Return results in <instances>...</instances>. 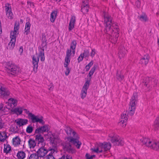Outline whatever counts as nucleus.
<instances>
[{
	"label": "nucleus",
	"instance_id": "43",
	"mask_svg": "<svg viewBox=\"0 0 159 159\" xmlns=\"http://www.w3.org/2000/svg\"><path fill=\"white\" fill-rule=\"evenodd\" d=\"M150 78L149 77H147L144 80H143V84L145 85L146 87L148 86V81L149 80Z\"/></svg>",
	"mask_w": 159,
	"mask_h": 159
},
{
	"label": "nucleus",
	"instance_id": "32",
	"mask_svg": "<svg viewBox=\"0 0 159 159\" xmlns=\"http://www.w3.org/2000/svg\"><path fill=\"white\" fill-rule=\"evenodd\" d=\"M96 69V67L93 66L90 70L88 75L87 76V80H89V82L91 79V76L93 75L94 71Z\"/></svg>",
	"mask_w": 159,
	"mask_h": 159
},
{
	"label": "nucleus",
	"instance_id": "53",
	"mask_svg": "<svg viewBox=\"0 0 159 159\" xmlns=\"http://www.w3.org/2000/svg\"><path fill=\"white\" fill-rule=\"evenodd\" d=\"M95 51L94 49H92V51L91 52V57H93L95 55Z\"/></svg>",
	"mask_w": 159,
	"mask_h": 159
},
{
	"label": "nucleus",
	"instance_id": "15",
	"mask_svg": "<svg viewBox=\"0 0 159 159\" xmlns=\"http://www.w3.org/2000/svg\"><path fill=\"white\" fill-rule=\"evenodd\" d=\"M88 5V0H84L81 6V11L84 14L87 13L89 10Z\"/></svg>",
	"mask_w": 159,
	"mask_h": 159
},
{
	"label": "nucleus",
	"instance_id": "11",
	"mask_svg": "<svg viewBox=\"0 0 159 159\" xmlns=\"http://www.w3.org/2000/svg\"><path fill=\"white\" fill-rule=\"evenodd\" d=\"M89 85V80H86L82 89L81 96V98L83 99L86 96L87 91Z\"/></svg>",
	"mask_w": 159,
	"mask_h": 159
},
{
	"label": "nucleus",
	"instance_id": "48",
	"mask_svg": "<svg viewBox=\"0 0 159 159\" xmlns=\"http://www.w3.org/2000/svg\"><path fill=\"white\" fill-rule=\"evenodd\" d=\"M157 80H155L153 81L152 83V84L151 86V88H154L157 87Z\"/></svg>",
	"mask_w": 159,
	"mask_h": 159
},
{
	"label": "nucleus",
	"instance_id": "24",
	"mask_svg": "<svg viewBox=\"0 0 159 159\" xmlns=\"http://www.w3.org/2000/svg\"><path fill=\"white\" fill-rule=\"evenodd\" d=\"M75 21V17L74 16H72L70 20L68 26V30L69 31H71L74 28Z\"/></svg>",
	"mask_w": 159,
	"mask_h": 159
},
{
	"label": "nucleus",
	"instance_id": "56",
	"mask_svg": "<svg viewBox=\"0 0 159 159\" xmlns=\"http://www.w3.org/2000/svg\"><path fill=\"white\" fill-rule=\"evenodd\" d=\"M3 126L4 123L2 122L1 119H0V129L3 127Z\"/></svg>",
	"mask_w": 159,
	"mask_h": 159
},
{
	"label": "nucleus",
	"instance_id": "49",
	"mask_svg": "<svg viewBox=\"0 0 159 159\" xmlns=\"http://www.w3.org/2000/svg\"><path fill=\"white\" fill-rule=\"evenodd\" d=\"M84 57V55L82 54H81L78 58V61L79 62H80L83 60V58Z\"/></svg>",
	"mask_w": 159,
	"mask_h": 159
},
{
	"label": "nucleus",
	"instance_id": "13",
	"mask_svg": "<svg viewBox=\"0 0 159 159\" xmlns=\"http://www.w3.org/2000/svg\"><path fill=\"white\" fill-rule=\"evenodd\" d=\"M23 111V107H18L11 109L9 112L12 114H15L17 115H19L22 114Z\"/></svg>",
	"mask_w": 159,
	"mask_h": 159
},
{
	"label": "nucleus",
	"instance_id": "23",
	"mask_svg": "<svg viewBox=\"0 0 159 159\" xmlns=\"http://www.w3.org/2000/svg\"><path fill=\"white\" fill-rule=\"evenodd\" d=\"M15 122L18 126H21L27 124L28 120L25 119L18 118L15 120Z\"/></svg>",
	"mask_w": 159,
	"mask_h": 159
},
{
	"label": "nucleus",
	"instance_id": "47",
	"mask_svg": "<svg viewBox=\"0 0 159 159\" xmlns=\"http://www.w3.org/2000/svg\"><path fill=\"white\" fill-rule=\"evenodd\" d=\"M48 151H50V153L48 154V155H52V156H53V154L55 153V152L56 153L57 152V151H56V150L54 149H49V150H48Z\"/></svg>",
	"mask_w": 159,
	"mask_h": 159
},
{
	"label": "nucleus",
	"instance_id": "60",
	"mask_svg": "<svg viewBox=\"0 0 159 159\" xmlns=\"http://www.w3.org/2000/svg\"><path fill=\"white\" fill-rule=\"evenodd\" d=\"M136 4H137V7H139L140 5V2L139 1H137L136 2Z\"/></svg>",
	"mask_w": 159,
	"mask_h": 159
},
{
	"label": "nucleus",
	"instance_id": "63",
	"mask_svg": "<svg viewBox=\"0 0 159 159\" xmlns=\"http://www.w3.org/2000/svg\"><path fill=\"white\" fill-rule=\"evenodd\" d=\"M20 22L21 23H23V20L21 19L20 20Z\"/></svg>",
	"mask_w": 159,
	"mask_h": 159
},
{
	"label": "nucleus",
	"instance_id": "4",
	"mask_svg": "<svg viewBox=\"0 0 159 159\" xmlns=\"http://www.w3.org/2000/svg\"><path fill=\"white\" fill-rule=\"evenodd\" d=\"M140 140L141 143L145 146L159 151V141L148 138L141 137Z\"/></svg>",
	"mask_w": 159,
	"mask_h": 159
},
{
	"label": "nucleus",
	"instance_id": "17",
	"mask_svg": "<svg viewBox=\"0 0 159 159\" xmlns=\"http://www.w3.org/2000/svg\"><path fill=\"white\" fill-rule=\"evenodd\" d=\"M9 136V134L6 130L0 131V142H4L7 141Z\"/></svg>",
	"mask_w": 159,
	"mask_h": 159
},
{
	"label": "nucleus",
	"instance_id": "51",
	"mask_svg": "<svg viewBox=\"0 0 159 159\" xmlns=\"http://www.w3.org/2000/svg\"><path fill=\"white\" fill-rule=\"evenodd\" d=\"M66 70L65 71V75L66 76H67L69 75L70 72V69H69V68L68 67V66H67V67H66Z\"/></svg>",
	"mask_w": 159,
	"mask_h": 159
},
{
	"label": "nucleus",
	"instance_id": "16",
	"mask_svg": "<svg viewBox=\"0 0 159 159\" xmlns=\"http://www.w3.org/2000/svg\"><path fill=\"white\" fill-rule=\"evenodd\" d=\"M48 151L44 147H41L36 152L37 154L39 157H44L47 154Z\"/></svg>",
	"mask_w": 159,
	"mask_h": 159
},
{
	"label": "nucleus",
	"instance_id": "55",
	"mask_svg": "<svg viewBox=\"0 0 159 159\" xmlns=\"http://www.w3.org/2000/svg\"><path fill=\"white\" fill-rule=\"evenodd\" d=\"M23 111H24V112L26 113L27 114H28L29 118V114H31V113H30L29 111L27 109H24V108H23Z\"/></svg>",
	"mask_w": 159,
	"mask_h": 159
},
{
	"label": "nucleus",
	"instance_id": "18",
	"mask_svg": "<svg viewBox=\"0 0 159 159\" xmlns=\"http://www.w3.org/2000/svg\"><path fill=\"white\" fill-rule=\"evenodd\" d=\"M0 93L3 96H8L10 93L8 90L5 88L4 85L1 83H0Z\"/></svg>",
	"mask_w": 159,
	"mask_h": 159
},
{
	"label": "nucleus",
	"instance_id": "41",
	"mask_svg": "<svg viewBox=\"0 0 159 159\" xmlns=\"http://www.w3.org/2000/svg\"><path fill=\"white\" fill-rule=\"evenodd\" d=\"M93 61H91L86 66L85 69L86 71H87L89 70L90 67L93 65Z\"/></svg>",
	"mask_w": 159,
	"mask_h": 159
},
{
	"label": "nucleus",
	"instance_id": "54",
	"mask_svg": "<svg viewBox=\"0 0 159 159\" xmlns=\"http://www.w3.org/2000/svg\"><path fill=\"white\" fill-rule=\"evenodd\" d=\"M46 159H55L53 156L48 155L46 157Z\"/></svg>",
	"mask_w": 159,
	"mask_h": 159
},
{
	"label": "nucleus",
	"instance_id": "3",
	"mask_svg": "<svg viewBox=\"0 0 159 159\" xmlns=\"http://www.w3.org/2000/svg\"><path fill=\"white\" fill-rule=\"evenodd\" d=\"M39 52L37 53L33 56L32 64L33 65V72L35 73H36L38 66V62L39 59L43 61L45 60L43 48H39Z\"/></svg>",
	"mask_w": 159,
	"mask_h": 159
},
{
	"label": "nucleus",
	"instance_id": "1",
	"mask_svg": "<svg viewBox=\"0 0 159 159\" xmlns=\"http://www.w3.org/2000/svg\"><path fill=\"white\" fill-rule=\"evenodd\" d=\"M106 33L109 34L111 42L115 43L119 36V29L118 24L112 21L111 17L106 13H104Z\"/></svg>",
	"mask_w": 159,
	"mask_h": 159
},
{
	"label": "nucleus",
	"instance_id": "50",
	"mask_svg": "<svg viewBox=\"0 0 159 159\" xmlns=\"http://www.w3.org/2000/svg\"><path fill=\"white\" fill-rule=\"evenodd\" d=\"M82 54L84 55V57H87L89 55V51L88 50H85L84 51V53Z\"/></svg>",
	"mask_w": 159,
	"mask_h": 159
},
{
	"label": "nucleus",
	"instance_id": "52",
	"mask_svg": "<svg viewBox=\"0 0 159 159\" xmlns=\"http://www.w3.org/2000/svg\"><path fill=\"white\" fill-rule=\"evenodd\" d=\"M27 5L29 7V6H30L31 7L34 8V3L32 2H31L30 1L27 2Z\"/></svg>",
	"mask_w": 159,
	"mask_h": 159
},
{
	"label": "nucleus",
	"instance_id": "34",
	"mask_svg": "<svg viewBox=\"0 0 159 159\" xmlns=\"http://www.w3.org/2000/svg\"><path fill=\"white\" fill-rule=\"evenodd\" d=\"M124 76L121 71H117L116 78L120 81L121 82L124 79Z\"/></svg>",
	"mask_w": 159,
	"mask_h": 159
},
{
	"label": "nucleus",
	"instance_id": "6",
	"mask_svg": "<svg viewBox=\"0 0 159 159\" xmlns=\"http://www.w3.org/2000/svg\"><path fill=\"white\" fill-rule=\"evenodd\" d=\"M137 98L136 94H134L131 99L128 109L129 113L130 115L134 114L137 103Z\"/></svg>",
	"mask_w": 159,
	"mask_h": 159
},
{
	"label": "nucleus",
	"instance_id": "29",
	"mask_svg": "<svg viewBox=\"0 0 159 159\" xmlns=\"http://www.w3.org/2000/svg\"><path fill=\"white\" fill-rule=\"evenodd\" d=\"M29 147L30 149H33L36 146L35 141L32 139H30L28 141Z\"/></svg>",
	"mask_w": 159,
	"mask_h": 159
},
{
	"label": "nucleus",
	"instance_id": "40",
	"mask_svg": "<svg viewBox=\"0 0 159 159\" xmlns=\"http://www.w3.org/2000/svg\"><path fill=\"white\" fill-rule=\"evenodd\" d=\"M139 19L141 20L144 21H146L148 20V18L145 14L141 15L140 16Z\"/></svg>",
	"mask_w": 159,
	"mask_h": 159
},
{
	"label": "nucleus",
	"instance_id": "61",
	"mask_svg": "<svg viewBox=\"0 0 159 159\" xmlns=\"http://www.w3.org/2000/svg\"><path fill=\"white\" fill-rule=\"evenodd\" d=\"M2 105H0V112L2 111Z\"/></svg>",
	"mask_w": 159,
	"mask_h": 159
},
{
	"label": "nucleus",
	"instance_id": "10",
	"mask_svg": "<svg viewBox=\"0 0 159 159\" xmlns=\"http://www.w3.org/2000/svg\"><path fill=\"white\" fill-rule=\"evenodd\" d=\"M102 143H96L94 146L91 148V150L93 153H100L103 152Z\"/></svg>",
	"mask_w": 159,
	"mask_h": 159
},
{
	"label": "nucleus",
	"instance_id": "37",
	"mask_svg": "<svg viewBox=\"0 0 159 159\" xmlns=\"http://www.w3.org/2000/svg\"><path fill=\"white\" fill-rule=\"evenodd\" d=\"M36 139L38 142L39 143L43 142L44 139L41 134H38L36 135Z\"/></svg>",
	"mask_w": 159,
	"mask_h": 159
},
{
	"label": "nucleus",
	"instance_id": "9",
	"mask_svg": "<svg viewBox=\"0 0 159 159\" xmlns=\"http://www.w3.org/2000/svg\"><path fill=\"white\" fill-rule=\"evenodd\" d=\"M33 123H39L42 124H44L45 122L43 120V117L42 116H36L31 113L29 114V118Z\"/></svg>",
	"mask_w": 159,
	"mask_h": 159
},
{
	"label": "nucleus",
	"instance_id": "2",
	"mask_svg": "<svg viewBox=\"0 0 159 159\" xmlns=\"http://www.w3.org/2000/svg\"><path fill=\"white\" fill-rule=\"evenodd\" d=\"M65 130L68 136L66 140L73 143L77 148H80L82 143L79 140V137L78 134L69 127H66Z\"/></svg>",
	"mask_w": 159,
	"mask_h": 159
},
{
	"label": "nucleus",
	"instance_id": "28",
	"mask_svg": "<svg viewBox=\"0 0 159 159\" xmlns=\"http://www.w3.org/2000/svg\"><path fill=\"white\" fill-rule=\"evenodd\" d=\"M57 11H52L50 16V20L52 23H53L57 17Z\"/></svg>",
	"mask_w": 159,
	"mask_h": 159
},
{
	"label": "nucleus",
	"instance_id": "12",
	"mask_svg": "<svg viewBox=\"0 0 159 159\" xmlns=\"http://www.w3.org/2000/svg\"><path fill=\"white\" fill-rule=\"evenodd\" d=\"M5 10L6 16L8 19H11L13 18V14L11 11V5L9 4H6L5 6Z\"/></svg>",
	"mask_w": 159,
	"mask_h": 159
},
{
	"label": "nucleus",
	"instance_id": "26",
	"mask_svg": "<svg viewBox=\"0 0 159 159\" xmlns=\"http://www.w3.org/2000/svg\"><path fill=\"white\" fill-rule=\"evenodd\" d=\"M149 59V56L146 54L140 59L139 63L143 65H146L148 63Z\"/></svg>",
	"mask_w": 159,
	"mask_h": 159
},
{
	"label": "nucleus",
	"instance_id": "57",
	"mask_svg": "<svg viewBox=\"0 0 159 159\" xmlns=\"http://www.w3.org/2000/svg\"><path fill=\"white\" fill-rule=\"evenodd\" d=\"M23 51V48L22 47H20L19 49V52L21 54Z\"/></svg>",
	"mask_w": 159,
	"mask_h": 159
},
{
	"label": "nucleus",
	"instance_id": "25",
	"mask_svg": "<svg viewBox=\"0 0 159 159\" xmlns=\"http://www.w3.org/2000/svg\"><path fill=\"white\" fill-rule=\"evenodd\" d=\"M12 143L14 146L19 147L22 145V143L20 137L18 136H17L13 138Z\"/></svg>",
	"mask_w": 159,
	"mask_h": 159
},
{
	"label": "nucleus",
	"instance_id": "20",
	"mask_svg": "<svg viewBox=\"0 0 159 159\" xmlns=\"http://www.w3.org/2000/svg\"><path fill=\"white\" fill-rule=\"evenodd\" d=\"M7 68L11 72V74L13 75L18 73L19 72V68L16 66L12 64L8 66Z\"/></svg>",
	"mask_w": 159,
	"mask_h": 159
},
{
	"label": "nucleus",
	"instance_id": "14",
	"mask_svg": "<svg viewBox=\"0 0 159 159\" xmlns=\"http://www.w3.org/2000/svg\"><path fill=\"white\" fill-rule=\"evenodd\" d=\"M121 118L119 123V125L122 127H125L126 125V123L128 119V117L126 114L124 113L121 115Z\"/></svg>",
	"mask_w": 159,
	"mask_h": 159
},
{
	"label": "nucleus",
	"instance_id": "44",
	"mask_svg": "<svg viewBox=\"0 0 159 159\" xmlns=\"http://www.w3.org/2000/svg\"><path fill=\"white\" fill-rule=\"evenodd\" d=\"M59 159H72L70 155L65 154L63 155Z\"/></svg>",
	"mask_w": 159,
	"mask_h": 159
},
{
	"label": "nucleus",
	"instance_id": "62",
	"mask_svg": "<svg viewBox=\"0 0 159 159\" xmlns=\"http://www.w3.org/2000/svg\"><path fill=\"white\" fill-rule=\"evenodd\" d=\"M157 43H158V47H159V38L158 39Z\"/></svg>",
	"mask_w": 159,
	"mask_h": 159
},
{
	"label": "nucleus",
	"instance_id": "22",
	"mask_svg": "<svg viewBox=\"0 0 159 159\" xmlns=\"http://www.w3.org/2000/svg\"><path fill=\"white\" fill-rule=\"evenodd\" d=\"M77 44L76 41L74 40L72 41L70 44V49H67L70 51V53L72 54V56H74L76 46Z\"/></svg>",
	"mask_w": 159,
	"mask_h": 159
},
{
	"label": "nucleus",
	"instance_id": "45",
	"mask_svg": "<svg viewBox=\"0 0 159 159\" xmlns=\"http://www.w3.org/2000/svg\"><path fill=\"white\" fill-rule=\"evenodd\" d=\"M33 130V128L32 126L30 125H29L27 128L26 131L28 133H31L32 132Z\"/></svg>",
	"mask_w": 159,
	"mask_h": 159
},
{
	"label": "nucleus",
	"instance_id": "42",
	"mask_svg": "<svg viewBox=\"0 0 159 159\" xmlns=\"http://www.w3.org/2000/svg\"><path fill=\"white\" fill-rule=\"evenodd\" d=\"M63 146L64 149L69 150H71V146L70 143H66L65 144H63Z\"/></svg>",
	"mask_w": 159,
	"mask_h": 159
},
{
	"label": "nucleus",
	"instance_id": "19",
	"mask_svg": "<svg viewBox=\"0 0 159 159\" xmlns=\"http://www.w3.org/2000/svg\"><path fill=\"white\" fill-rule=\"evenodd\" d=\"M48 126L47 125H45L37 128L35 130V133L36 134H39L40 133L48 132Z\"/></svg>",
	"mask_w": 159,
	"mask_h": 159
},
{
	"label": "nucleus",
	"instance_id": "35",
	"mask_svg": "<svg viewBox=\"0 0 159 159\" xmlns=\"http://www.w3.org/2000/svg\"><path fill=\"white\" fill-rule=\"evenodd\" d=\"M126 51L124 48H123L121 49H120L118 53L119 57L120 59L124 57L125 55Z\"/></svg>",
	"mask_w": 159,
	"mask_h": 159
},
{
	"label": "nucleus",
	"instance_id": "38",
	"mask_svg": "<svg viewBox=\"0 0 159 159\" xmlns=\"http://www.w3.org/2000/svg\"><path fill=\"white\" fill-rule=\"evenodd\" d=\"M153 125L156 129H159V115L155 120Z\"/></svg>",
	"mask_w": 159,
	"mask_h": 159
},
{
	"label": "nucleus",
	"instance_id": "58",
	"mask_svg": "<svg viewBox=\"0 0 159 159\" xmlns=\"http://www.w3.org/2000/svg\"><path fill=\"white\" fill-rule=\"evenodd\" d=\"M50 87L49 88V90H52L53 88V86L52 84H51L50 85Z\"/></svg>",
	"mask_w": 159,
	"mask_h": 159
},
{
	"label": "nucleus",
	"instance_id": "46",
	"mask_svg": "<svg viewBox=\"0 0 159 159\" xmlns=\"http://www.w3.org/2000/svg\"><path fill=\"white\" fill-rule=\"evenodd\" d=\"M95 157V155H91L88 153H87L85 155V157L86 159H93V158Z\"/></svg>",
	"mask_w": 159,
	"mask_h": 159
},
{
	"label": "nucleus",
	"instance_id": "8",
	"mask_svg": "<svg viewBox=\"0 0 159 159\" xmlns=\"http://www.w3.org/2000/svg\"><path fill=\"white\" fill-rule=\"evenodd\" d=\"M109 137L110 139H108L111 140L114 145L121 146L123 145L124 143L123 139L116 135L113 136L109 135Z\"/></svg>",
	"mask_w": 159,
	"mask_h": 159
},
{
	"label": "nucleus",
	"instance_id": "64",
	"mask_svg": "<svg viewBox=\"0 0 159 159\" xmlns=\"http://www.w3.org/2000/svg\"><path fill=\"white\" fill-rule=\"evenodd\" d=\"M120 159H129V158L127 159L126 158H120Z\"/></svg>",
	"mask_w": 159,
	"mask_h": 159
},
{
	"label": "nucleus",
	"instance_id": "39",
	"mask_svg": "<svg viewBox=\"0 0 159 159\" xmlns=\"http://www.w3.org/2000/svg\"><path fill=\"white\" fill-rule=\"evenodd\" d=\"M28 159H39V157L36 153H34L28 156Z\"/></svg>",
	"mask_w": 159,
	"mask_h": 159
},
{
	"label": "nucleus",
	"instance_id": "31",
	"mask_svg": "<svg viewBox=\"0 0 159 159\" xmlns=\"http://www.w3.org/2000/svg\"><path fill=\"white\" fill-rule=\"evenodd\" d=\"M25 153L22 151H19L17 154L16 156L18 159H23L26 157Z\"/></svg>",
	"mask_w": 159,
	"mask_h": 159
},
{
	"label": "nucleus",
	"instance_id": "5",
	"mask_svg": "<svg viewBox=\"0 0 159 159\" xmlns=\"http://www.w3.org/2000/svg\"><path fill=\"white\" fill-rule=\"evenodd\" d=\"M20 24L19 22H16L14 25V30L10 33V37L11 39L8 45L10 49H12L15 46L16 38L19 34Z\"/></svg>",
	"mask_w": 159,
	"mask_h": 159
},
{
	"label": "nucleus",
	"instance_id": "27",
	"mask_svg": "<svg viewBox=\"0 0 159 159\" xmlns=\"http://www.w3.org/2000/svg\"><path fill=\"white\" fill-rule=\"evenodd\" d=\"M51 142L52 143L54 144L55 146H57L59 143L60 140L57 137H55L53 135L50 137Z\"/></svg>",
	"mask_w": 159,
	"mask_h": 159
},
{
	"label": "nucleus",
	"instance_id": "30",
	"mask_svg": "<svg viewBox=\"0 0 159 159\" xmlns=\"http://www.w3.org/2000/svg\"><path fill=\"white\" fill-rule=\"evenodd\" d=\"M102 146L103 152L109 150L111 148V145L110 143L104 142L102 143Z\"/></svg>",
	"mask_w": 159,
	"mask_h": 159
},
{
	"label": "nucleus",
	"instance_id": "59",
	"mask_svg": "<svg viewBox=\"0 0 159 159\" xmlns=\"http://www.w3.org/2000/svg\"><path fill=\"white\" fill-rule=\"evenodd\" d=\"M11 130L15 133L17 132V127L15 129H11Z\"/></svg>",
	"mask_w": 159,
	"mask_h": 159
},
{
	"label": "nucleus",
	"instance_id": "36",
	"mask_svg": "<svg viewBox=\"0 0 159 159\" xmlns=\"http://www.w3.org/2000/svg\"><path fill=\"white\" fill-rule=\"evenodd\" d=\"M11 150V146L8 144L6 143L4 144V152L6 153H8L10 152Z\"/></svg>",
	"mask_w": 159,
	"mask_h": 159
},
{
	"label": "nucleus",
	"instance_id": "33",
	"mask_svg": "<svg viewBox=\"0 0 159 159\" xmlns=\"http://www.w3.org/2000/svg\"><path fill=\"white\" fill-rule=\"evenodd\" d=\"M30 26L31 24L29 22H27L26 23L24 30L25 34L26 35H27L29 34L30 32Z\"/></svg>",
	"mask_w": 159,
	"mask_h": 159
},
{
	"label": "nucleus",
	"instance_id": "7",
	"mask_svg": "<svg viewBox=\"0 0 159 159\" xmlns=\"http://www.w3.org/2000/svg\"><path fill=\"white\" fill-rule=\"evenodd\" d=\"M17 103V101L13 98H11L9 99L7 102H6V105L4 107V112L6 114H7V111L8 112L13 108L16 106Z\"/></svg>",
	"mask_w": 159,
	"mask_h": 159
},
{
	"label": "nucleus",
	"instance_id": "21",
	"mask_svg": "<svg viewBox=\"0 0 159 159\" xmlns=\"http://www.w3.org/2000/svg\"><path fill=\"white\" fill-rule=\"evenodd\" d=\"M72 56V54L70 53V51L69 50H67L65 63H64L65 67H67L68 66L70 61V56Z\"/></svg>",
	"mask_w": 159,
	"mask_h": 159
}]
</instances>
